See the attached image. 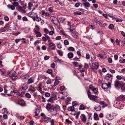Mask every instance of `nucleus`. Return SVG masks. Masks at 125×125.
<instances>
[{
	"label": "nucleus",
	"mask_w": 125,
	"mask_h": 125,
	"mask_svg": "<svg viewBox=\"0 0 125 125\" xmlns=\"http://www.w3.org/2000/svg\"><path fill=\"white\" fill-rule=\"evenodd\" d=\"M94 119L96 120H98V115L96 113H95L94 114Z\"/></svg>",
	"instance_id": "obj_25"
},
{
	"label": "nucleus",
	"mask_w": 125,
	"mask_h": 125,
	"mask_svg": "<svg viewBox=\"0 0 125 125\" xmlns=\"http://www.w3.org/2000/svg\"><path fill=\"white\" fill-rule=\"evenodd\" d=\"M33 3L32 2H30L28 4V9L30 10L31 9V7L33 6Z\"/></svg>",
	"instance_id": "obj_12"
},
{
	"label": "nucleus",
	"mask_w": 125,
	"mask_h": 125,
	"mask_svg": "<svg viewBox=\"0 0 125 125\" xmlns=\"http://www.w3.org/2000/svg\"><path fill=\"white\" fill-rule=\"evenodd\" d=\"M47 72L48 73L51 74L52 73V71L51 70L48 69L47 71Z\"/></svg>",
	"instance_id": "obj_57"
},
{
	"label": "nucleus",
	"mask_w": 125,
	"mask_h": 125,
	"mask_svg": "<svg viewBox=\"0 0 125 125\" xmlns=\"http://www.w3.org/2000/svg\"><path fill=\"white\" fill-rule=\"evenodd\" d=\"M35 82V79L33 77H31L28 80L27 84H30L33 83Z\"/></svg>",
	"instance_id": "obj_7"
},
{
	"label": "nucleus",
	"mask_w": 125,
	"mask_h": 125,
	"mask_svg": "<svg viewBox=\"0 0 125 125\" xmlns=\"http://www.w3.org/2000/svg\"><path fill=\"white\" fill-rule=\"evenodd\" d=\"M114 26L113 24H111L109 26V28L110 30H112L114 29Z\"/></svg>",
	"instance_id": "obj_37"
},
{
	"label": "nucleus",
	"mask_w": 125,
	"mask_h": 125,
	"mask_svg": "<svg viewBox=\"0 0 125 125\" xmlns=\"http://www.w3.org/2000/svg\"><path fill=\"white\" fill-rule=\"evenodd\" d=\"M54 58L58 62H63V61L61 60L60 59L58 58L56 56H54Z\"/></svg>",
	"instance_id": "obj_29"
},
{
	"label": "nucleus",
	"mask_w": 125,
	"mask_h": 125,
	"mask_svg": "<svg viewBox=\"0 0 125 125\" xmlns=\"http://www.w3.org/2000/svg\"><path fill=\"white\" fill-rule=\"evenodd\" d=\"M9 30V27L8 26H6L4 27L3 29H0V31L1 32H5L6 31H8Z\"/></svg>",
	"instance_id": "obj_9"
},
{
	"label": "nucleus",
	"mask_w": 125,
	"mask_h": 125,
	"mask_svg": "<svg viewBox=\"0 0 125 125\" xmlns=\"http://www.w3.org/2000/svg\"><path fill=\"white\" fill-rule=\"evenodd\" d=\"M80 118L83 122H85L87 119L86 116L83 114H82L80 116Z\"/></svg>",
	"instance_id": "obj_8"
},
{
	"label": "nucleus",
	"mask_w": 125,
	"mask_h": 125,
	"mask_svg": "<svg viewBox=\"0 0 125 125\" xmlns=\"http://www.w3.org/2000/svg\"><path fill=\"white\" fill-rule=\"evenodd\" d=\"M25 95L26 97L28 98H31V95L28 93H26L25 94Z\"/></svg>",
	"instance_id": "obj_31"
},
{
	"label": "nucleus",
	"mask_w": 125,
	"mask_h": 125,
	"mask_svg": "<svg viewBox=\"0 0 125 125\" xmlns=\"http://www.w3.org/2000/svg\"><path fill=\"white\" fill-rule=\"evenodd\" d=\"M125 97L124 95H120L117 98V99H118V100L120 101L123 100L125 99Z\"/></svg>",
	"instance_id": "obj_14"
},
{
	"label": "nucleus",
	"mask_w": 125,
	"mask_h": 125,
	"mask_svg": "<svg viewBox=\"0 0 125 125\" xmlns=\"http://www.w3.org/2000/svg\"><path fill=\"white\" fill-rule=\"evenodd\" d=\"M51 19L52 21L54 24H55L54 23V21H55V17L53 16H52L51 17Z\"/></svg>",
	"instance_id": "obj_36"
},
{
	"label": "nucleus",
	"mask_w": 125,
	"mask_h": 125,
	"mask_svg": "<svg viewBox=\"0 0 125 125\" xmlns=\"http://www.w3.org/2000/svg\"><path fill=\"white\" fill-rule=\"evenodd\" d=\"M111 86L110 83H104L102 85V87L103 89H107Z\"/></svg>",
	"instance_id": "obj_4"
},
{
	"label": "nucleus",
	"mask_w": 125,
	"mask_h": 125,
	"mask_svg": "<svg viewBox=\"0 0 125 125\" xmlns=\"http://www.w3.org/2000/svg\"><path fill=\"white\" fill-rule=\"evenodd\" d=\"M40 112L39 110V109H37L35 112V115L37 116L38 115V113Z\"/></svg>",
	"instance_id": "obj_46"
},
{
	"label": "nucleus",
	"mask_w": 125,
	"mask_h": 125,
	"mask_svg": "<svg viewBox=\"0 0 125 125\" xmlns=\"http://www.w3.org/2000/svg\"><path fill=\"white\" fill-rule=\"evenodd\" d=\"M94 109L96 111H99L101 110V107L100 106H96L94 107Z\"/></svg>",
	"instance_id": "obj_28"
},
{
	"label": "nucleus",
	"mask_w": 125,
	"mask_h": 125,
	"mask_svg": "<svg viewBox=\"0 0 125 125\" xmlns=\"http://www.w3.org/2000/svg\"><path fill=\"white\" fill-rule=\"evenodd\" d=\"M64 43L65 45H67L69 44V42L68 41L66 40H65L64 42Z\"/></svg>",
	"instance_id": "obj_40"
},
{
	"label": "nucleus",
	"mask_w": 125,
	"mask_h": 125,
	"mask_svg": "<svg viewBox=\"0 0 125 125\" xmlns=\"http://www.w3.org/2000/svg\"><path fill=\"white\" fill-rule=\"evenodd\" d=\"M59 110V108L57 107H54L52 108L51 110V114L52 115H55L58 111Z\"/></svg>",
	"instance_id": "obj_2"
},
{
	"label": "nucleus",
	"mask_w": 125,
	"mask_h": 125,
	"mask_svg": "<svg viewBox=\"0 0 125 125\" xmlns=\"http://www.w3.org/2000/svg\"><path fill=\"white\" fill-rule=\"evenodd\" d=\"M83 5L86 7H89L90 6V4L88 2H86L83 3Z\"/></svg>",
	"instance_id": "obj_26"
},
{
	"label": "nucleus",
	"mask_w": 125,
	"mask_h": 125,
	"mask_svg": "<svg viewBox=\"0 0 125 125\" xmlns=\"http://www.w3.org/2000/svg\"><path fill=\"white\" fill-rule=\"evenodd\" d=\"M121 85L120 82L118 81H116L115 82V85L116 87H117L119 85Z\"/></svg>",
	"instance_id": "obj_23"
},
{
	"label": "nucleus",
	"mask_w": 125,
	"mask_h": 125,
	"mask_svg": "<svg viewBox=\"0 0 125 125\" xmlns=\"http://www.w3.org/2000/svg\"><path fill=\"white\" fill-rule=\"evenodd\" d=\"M68 50L69 51H74L75 50V49L72 47H70L68 48Z\"/></svg>",
	"instance_id": "obj_35"
},
{
	"label": "nucleus",
	"mask_w": 125,
	"mask_h": 125,
	"mask_svg": "<svg viewBox=\"0 0 125 125\" xmlns=\"http://www.w3.org/2000/svg\"><path fill=\"white\" fill-rule=\"evenodd\" d=\"M55 96H52L48 100V101L51 103H53V101L55 100Z\"/></svg>",
	"instance_id": "obj_10"
},
{
	"label": "nucleus",
	"mask_w": 125,
	"mask_h": 125,
	"mask_svg": "<svg viewBox=\"0 0 125 125\" xmlns=\"http://www.w3.org/2000/svg\"><path fill=\"white\" fill-rule=\"evenodd\" d=\"M57 52L58 54L60 55L61 56H62V51L60 50H59Z\"/></svg>",
	"instance_id": "obj_54"
},
{
	"label": "nucleus",
	"mask_w": 125,
	"mask_h": 125,
	"mask_svg": "<svg viewBox=\"0 0 125 125\" xmlns=\"http://www.w3.org/2000/svg\"><path fill=\"white\" fill-rule=\"evenodd\" d=\"M3 117L5 119H7L8 118V116L4 114L3 115Z\"/></svg>",
	"instance_id": "obj_59"
},
{
	"label": "nucleus",
	"mask_w": 125,
	"mask_h": 125,
	"mask_svg": "<svg viewBox=\"0 0 125 125\" xmlns=\"http://www.w3.org/2000/svg\"><path fill=\"white\" fill-rule=\"evenodd\" d=\"M87 93L88 95V97L91 96L92 95L91 94V93L89 91H87Z\"/></svg>",
	"instance_id": "obj_60"
},
{
	"label": "nucleus",
	"mask_w": 125,
	"mask_h": 125,
	"mask_svg": "<svg viewBox=\"0 0 125 125\" xmlns=\"http://www.w3.org/2000/svg\"><path fill=\"white\" fill-rule=\"evenodd\" d=\"M26 5H23L22 7L19 5L18 6L17 9L20 12L23 13H25L26 12L25 10L26 9Z\"/></svg>",
	"instance_id": "obj_1"
},
{
	"label": "nucleus",
	"mask_w": 125,
	"mask_h": 125,
	"mask_svg": "<svg viewBox=\"0 0 125 125\" xmlns=\"http://www.w3.org/2000/svg\"><path fill=\"white\" fill-rule=\"evenodd\" d=\"M2 111L4 113H7V109L6 108H4L2 109Z\"/></svg>",
	"instance_id": "obj_56"
},
{
	"label": "nucleus",
	"mask_w": 125,
	"mask_h": 125,
	"mask_svg": "<svg viewBox=\"0 0 125 125\" xmlns=\"http://www.w3.org/2000/svg\"><path fill=\"white\" fill-rule=\"evenodd\" d=\"M29 90L31 91L32 92H34L35 91L34 87L32 86V85H31L30 86L29 88Z\"/></svg>",
	"instance_id": "obj_21"
},
{
	"label": "nucleus",
	"mask_w": 125,
	"mask_h": 125,
	"mask_svg": "<svg viewBox=\"0 0 125 125\" xmlns=\"http://www.w3.org/2000/svg\"><path fill=\"white\" fill-rule=\"evenodd\" d=\"M98 57H100V58H101L103 59H104V56L103 55L101 54H99L97 56Z\"/></svg>",
	"instance_id": "obj_49"
},
{
	"label": "nucleus",
	"mask_w": 125,
	"mask_h": 125,
	"mask_svg": "<svg viewBox=\"0 0 125 125\" xmlns=\"http://www.w3.org/2000/svg\"><path fill=\"white\" fill-rule=\"evenodd\" d=\"M120 102L119 100H118V99H117V98L116 100H115L114 102L115 104H120Z\"/></svg>",
	"instance_id": "obj_32"
},
{
	"label": "nucleus",
	"mask_w": 125,
	"mask_h": 125,
	"mask_svg": "<svg viewBox=\"0 0 125 125\" xmlns=\"http://www.w3.org/2000/svg\"><path fill=\"white\" fill-rule=\"evenodd\" d=\"M85 109L84 106V105L83 104H81L80 106V110H84Z\"/></svg>",
	"instance_id": "obj_39"
},
{
	"label": "nucleus",
	"mask_w": 125,
	"mask_h": 125,
	"mask_svg": "<svg viewBox=\"0 0 125 125\" xmlns=\"http://www.w3.org/2000/svg\"><path fill=\"white\" fill-rule=\"evenodd\" d=\"M33 95L34 97H36L38 96V94L37 92H35L33 94Z\"/></svg>",
	"instance_id": "obj_64"
},
{
	"label": "nucleus",
	"mask_w": 125,
	"mask_h": 125,
	"mask_svg": "<svg viewBox=\"0 0 125 125\" xmlns=\"http://www.w3.org/2000/svg\"><path fill=\"white\" fill-rule=\"evenodd\" d=\"M89 98L91 100H94V101H95L96 102H97V101H96L97 99V97L95 96L94 95H91V96H90V97H89Z\"/></svg>",
	"instance_id": "obj_11"
},
{
	"label": "nucleus",
	"mask_w": 125,
	"mask_h": 125,
	"mask_svg": "<svg viewBox=\"0 0 125 125\" xmlns=\"http://www.w3.org/2000/svg\"><path fill=\"white\" fill-rule=\"evenodd\" d=\"M16 73L15 72H14V73H12L11 72H9V75L11 77V78H12V76H15V74Z\"/></svg>",
	"instance_id": "obj_34"
},
{
	"label": "nucleus",
	"mask_w": 125,
	"mask_h": 125,
	"mask_svg": "<svg viewBox=\"0 0 125 125\" xmlns=\"http://www.w3.org/2000/svg\"><path fill=\"white\" fill-rule=\"evenodd\" d=\"M59 83V80H56L54 83V85L55 86L58 85Z\"/></svg>",
	"instance_id": "obj_42"
},
{
	"label": "nucleus",
	"mask_w": 125,
	"mask_h": 125,
	"mask_svg": "<svg viewBox=\"0 0 125 125\" xmlns=\"http://www.w3.org/2000/svg\"><path fill=\"white\" fill-rule=\"evenodd\" d=\"M44 88V86L43 85L42 83H40L39 85L38 90L41 93L43 94L44 93V91H42V89Z\"/></svg>",
	"instance_id": "obj_3"
},
{
	"label": "nucleus",
	"mask_w": 125,
	"mask_h": 125,
	"mask_svg": "<svg viewBox=\"0 0 125 125\" xmlns=\"http://www.w3.org/2000/svg\"><path fill=\"white\" fill-rule=\"evenodd\" d=\"M123 21V20L122 19H119L117 18L116 20V22H121Z\"/></svg>",
	"instance_id": "obj_52"
},
{
	"label": "nucleus",
	"mask_w": 125,
	"mask_h": 125,
	"mask_svg": "<svg viewBox=\"0 0 125 125\" xmlns=\"http://www.w3.org/2000/svg\"><path fill=\"white\" fill-rule=\"evenodd\" d=\"M14 6H17L19 5V3L16 1H14L12 3Z\"/></svg>",
	"instance_id": "obj_44"
},
{
	"label": "nucleus",
	"mask_w": 125,
	"mask_h": 125,
	"mask_svg": "<svg viewBox=\"0 0 125 125\" xmlns=\"http://www.w3.org/2000/svg\"><path fill=\"white\" fill-rule=\"evenodd\" d=\"M121 89L122 91L123 92L125 91V84H123L121 85Z\"/></svg>",
	"instance_id": "obj_27"
},
{
	"label": "nucleus",
	"mask_w": 125,
	"mask_h": 125,
	"mask_svg": "<svg viewBox=\"0 0 125 125\" xmlns=\"http://www.w3.org/2000/svg\"><path fill=\"white\" fill-rule=\"evenodd\" d=\"M7 6L9 9H11L12 10L15 9V7L13 5H7Z\"/></svg>",
	"instance_id": "obj_16"
},
{
	"label": "nucleus",
	"mask_w": 125,
	"mask_h": 125,
	"mask_svg": "<svg viewBox=\"0 0 125 125\" xmlns=\"http://www.w3.org/2000/svg\"><path fill=\"white\" fill-rule=\"evenodd\" d=\"M68 110L69 111H74V106L73 105V106L69 107L68 108Z\"/></svg>",
	"instance_id": "obj_22"
},
{
	"label": "nucleus",
	"mask_w": 125,
	"mask_h": 125,
	"mask_svg": "<svg viewBox=\"0 0 125 125\" xmlns=\"http://www.w3.org/2000/svg\"><path fill=\"white\" fill-rule=\"evenodd\" d=\"M65 19L63 17H61L59 19V20L62 23L64 21Z\"/></svg>",
	"instance_id": "obj_38"
},
{
	"label": "nucleus",
	"mask_w": 125,
	"mask_h": 125,
	"mask_svg": "<svg viewBox=\"0 0 125 125\" xmlns=\"http://www.w3.org/2000/svg\"><path fill=\"white\" fill-rule=\"evenodd\" d=\"M44 35L45 37H46V40H47L48 42H50L51 41L50 38L49 36L46 34H44Z\"/></svg>",
	"instance_id": "obj_30"
},
{
	"label": "nucleus",
	"mask_w": 125,
	"mask_h": 125,
	"mask_svg": "<svg viewBox=\"0 0 125 125\" xmlns=\"http://www.w3.org/2000/svg\"><path fill=\"white\" fill-rule=\"evenodd\" d=\"M71 33L72 35L75 38H78V35L76 34L77 33L76 32H72Z\"/></svg>",
	"instance_id": "obj_19"
},
{
	"label": "nucleus",
	"mask_w": 125,
	"mask_h": 125,
	"mask_svg": "<svg viewBox=\"0 0 125 125\" xmlns=\"http://www.w3.org/2000/svg\"><path fill=\"white\" fill-rule=\"evenodd\" d=\"M47 84H50L51 83V81L50 79H49L46 82Z\"/></svg>",
	"instance_id": "obj_51"
},
{
	"label": "nucleus",
	"mask_w": 125,
	"mask_h": 125,
	"mask_svg": "<svg viewBox=\"0 0 125 125\" xmlns=\"http://www.w3.org/2000/svg\"><path fill=\"white\" fill-rule=\"evenodd\" d=\"M19 104L21 106H23L24 105L25 102L23 100H20L18 101Z\"/></svg>",
	"instance_id": "obj_18"
},
{
	"label": "nucleus",
	"mask_w": 125,
	"mask_h": 125,
	"mask_svg": "<svg viewBox=\"0 0 125 125\" xmlns=\"http://www.w3.org/2000/svg\"><path fill=\"white\" fill-rule=\"evenodd\" d=\"M65 86H61L60 87V90L61 91H63V90L65 89Z\"/></svg>",
	"instance_id": "obj_41"
},
{
	"label": "nucleus",
	"mask_w": 125,
	"mask_h": 125,
	"mask_svg": "<svg viewBox=\"0 0 125 125\" xmlns=\"http://www.w3.org/2000/svg\"><path fill=\"white\" fill-rule=\"evenodd\" d=\"M41 20V19L38 17V16L36 15L35 17V21H40Z\"/></svg>",
	"instance_id": "obj_33"
},
{
	"label": "nucleus",
	"mask_w": 125,
	"mask_h": 125,
	"mask_svg": "<svg viewBox=\"0 0 125 125\" xmlns=\"http://www.w3.org/2000/svg\"><path fill=\"white\" fill-rule=\"evenodd\" d=\"M99 66V64L97 62L93 63H92L91 68L92 69H96L98 68Z\"/></svg>",
	"instance_id": "obj_6"
},
{
	"label": "nucleus",
	"mask_w": 125,
	"mask_h": 125,
	"mask_svg": "<svg viewBox=\"0 0 125 125\" xmlns=\"http://www.w3.org/2000/svg\"><path fill=\"white\" fill-rule=\"evenodd\" d=\"M48 45L49 49L53 50H55V45L52 42H50L49 44Z\"/></svg>",
	"instance_id": "obj_5"
},
{
	"label": "nucleus",
	"mask_w": 125,
	"mask_h": 125,
	"mask_svg": "<svg viewBox=\"0 0 125 125\" xmlns=\"http://www.w3.org/2000/svg\"><path fill=\"white\" fill-rule=\"evenodd\" d=\"M18 78L17 76V75H15L14 76H12V78H11L12 80H15V79H17Z\"/></svg>",
	"instance_id": "obj_50"
},
{
	"label": "nucleus",
	"mask_w": 125,
	"mask_h": 125,
	"mask_svg": "<svg viewBox=\"0 0 125 125\" xmlns=\"http://www.w3.org/2000/svg\"><path fill=\"white\" fill-rule=\"evenodd\" d=\"M74 14L75 15H81L82 14V12L80 11H76L74 12Z\"/></svg>",
	"instance_id": "obj_45"
},
{
	"label": "nucleus",
	"mask_w": 125,
	"mask_h": 125,
	"mask_svg": "<svg viewBox=\"0 0 125 125\" xmlns=\"http://www.w3.org/2000/svg\"><path fill=\"white\" fill-rule=\"evenodd\" d=\"M50 58V57L49 56H45L44 58V59L45 60H48Z\"/></svg>",
	"instance_id": "obj_58"
},
{
	"label": "nucleus",
	"mask_w": 125,
	"mask_h": 125,
	"mask_svg": "<svg viewBox=\"0 0 125 125\" xmlns=\"http://www.w3.org/2000/svg\"><path fill=\"white\" fill-rule=\"evenodd\" d=\"M42 35L41 34L40 32H39L36 34V36L37 37H40Z\"/></svg>",
	"instance_id": "obj_47"
},
{
	"label": "nucleus",
	"mask_w": 125,
	"mask_h": 125,
	"mask_svg": "<svg viewBox=\"0 0 125 125\" xmlns=\"http://www.w3.org/2000/svg\"><path fill=\"white\" fill-rule=\"evenodd\" d=\"M97 23L99 24V25L101 27H104L106 25V23H104L102 24V23L99 22V21H98Z\"/></svg>",
	"instance_id": "obj_24"
},
{
	"label": "nucleus",
	"mask_w": 125,
	"mask_h": 125,
	"mask_svg": "<svg viewBox=\"0 0 125 125\" xmlns=\"http://www.w3.org/2000/svg\"><path fill=\"white\" fill-rule=\"evenodd\" d=\"M45 95L46 97H49L50 96V94L48 92H46L45 94Z\"/></svg>",
	"instance_id": "obj_48"
},
{
	"label": "nucleus",
	"mask_w": 125,
	"mask_h": 125,
	"mask_svg": "<svg viewBox=\"0 0 125 125\" xmlns=\"http://www.w3.org/2000/svg\"><path fill=\"white\" fill-rule=\"evenodd\" d=\"M28 88V86L26 83H24L22 87V90L25 91Z\"/></svg>",
	"instance_id": "obj_15"
},
{
	"label": "nucleus",
	"mask_w": 125,
	"mask_h": 125,
	"mask_svg": "<svg viewBox=\"0 0 125 125\" xmlns=\"http://www.w3.org/2000/svg\"><path fill=\"white\" fill-rule=\"evenodd\" d=\"M51 67L53 68H54L55 66V64L53 63L51 64Z\"/></svg>",
	"instance_id": "obj_63"
},
{
	"label": "nucleus",
	"mask_w": 125,
	"mask_h": 125,
	"mask_svg": "<svg viewBox=\"0 0 125 125\" xmlns=\"http://www.w3.org/2000/svg\"><path fill=\"white\" fill-rule=\"evenodd\" d=\"M106 117L107 118L110 120L113 119H114V117L111 114L108 115Z\"/></svg>",
	"instance_id": "obj_17"
},
{
	"label": "nucleus",
	"mask_w": 125,
	"mask_h": 125,
	"mask_svg": "<svg viewBox=\"0 0 125 125\" xmlns=\"http://www.w3.org/2000/svg\"><path fill=\"white\" fill-rule=\"evenodd\" d=\"M120 40H119L118 39H116L115 40V42L116 43V44L118 45H120L119 42Z\"/></svg>",
	"instance_id": "obj_43"
},
{
	"label": "nucleus",
	"mask_w": 125,
	"mask_h": 125,
	"mask_svg": "<svg viewBox=\"0 0 125 125\" xmlns=\"http://www.w3.org/2000/svg\"><path fill=\"white\" fill-rule=\"evenodd\" d=\"M0 71L3 74H4L6 73L5 71L4 70L0 69Z\"/></svg>",
	"instance_id": "obj_62"
},
{
	"label": "nucleus",
	"mask_w": 125,
	"mask_h": 125,
	"mask_svg": "<svg viewBox=\"0 0 125 125\" xmlns=\"http://www.w3.org/2000/svg\"><path fill=\"white\" fill-rule=\"evenodd\" d=\"M46 108L49 111L52 108V106L51 104L49 103H48L46 107Z\"/></svg>",
	"instance_id": "obj_13"
},
{
	"label": "nucleus",
	"mask_w": 125,
	"mask_h": 125,
	"mask_svg": "<svg viewBox=\"0 0 125 125\" xmlns=\"http://www.w3.org/2000/svg\"><path fill=\"white\" fill-rule=\"evenodd\" d=\"M41 116L42 117L43 119H45L46 118V116L44 113H42L41 114Z\"/></svg>",
	"instance_id": "obj_53"
},
{
	"label": "nucleus",
	"mask_w": 125,
	"mask_h": 125,
	"mask_svg": "<svg viewBox=\"0 0 125 125\" xmlns=\"http://www.w3.org/2000/svg\"><path fill=\"white\" fill-rule=\"evenodd\" d=\"M22 19L24 21H27L28 20L27 18L26 17H23L22 18Z\"/></svg>",
	"instance_id": "obj_61"
},
{
	"label": "nucleus",
	"mask_w": 125,
	"mask_h": 125,
	"mask_svg": "<svg viewBox=\"0 0 125 125\" xmlns=\"http://www.w3.org/2000/svg\"><path fill=\"white\" fill-rule=\"evenodd\" d=\"M92 91L94 92L95 93H96L97 92L98 89L96 88H94Z\"/></svg>",
	"instance_id": "obj_55"
},
{
	"label": "nucleus",
	"mask_w": 125,
	"mask_h": 125,
	"mask_svg": "<svg viewBox=\"0 0 125 125\" xmlns=\"http://www.w3.org/2000/svg\"><path fill=\"white\" fill-rule=\"evenodd\" d=\"M73 56V54L72 52H69L68 54V56L69 58L70 59L72 58Z\"/></svg>",
	"instance_id": "obj_20"
}]
</instances>
